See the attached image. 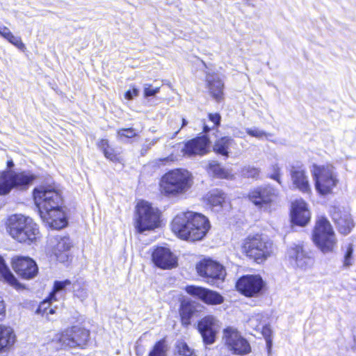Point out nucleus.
Returning a JSON list of instances; mask_svg holds the SVG:
<instances>
[{"instance_id":"obj_53","label":"nucleus","mask_w":356,"mask_h":356,"mask_svg":"<svg viewBox=\"0 0 356 356\" xmlns=\"http://www.w3.org/2000/svg\"><path fill=\"white\" fill-rule=\"evenodd\" d=\"M209 130H210V128L208 126H207V125L204 126V132H208Z\"/></svg>"},{"instance_id":"obj_25","label":"nucleus","mask_w":356,"mask_h":356,"mask_svg":"<svg viewBox=\"0 0 356 356\" xmlns=\"http://www.w3.org/2000/svg\"><path fill=\"white\" fill-rule=\"evenodd\" d=\"M206 79L210 93L217 102H220L223 97L224 84L222 80L216 74H208Z\"/></svg>"},{"instance_id":"obj_13","label":"nucleus","mask_w":356,"mask_h":356,"mask_svg":"<svg viewBox=\"0 0 356 356\" xmlns=\"http://www.w3.org/2000/svg\"><path fill=\"white\" fill-rule=\"evenodd\" d=\"M89 332L82 327L74 326L65 330L58 338L59 342L64 348L80 347L83 348L89 338Z\"/></svg>"},{"instance_id":"obj_33","label":"nucleus","mask_w":356,"mask_h":356,"mask_svg":"<svg viewBox=\"0 0 356 356\" xmlns=\"http://www.w3.org/2000/svg\"><path fill=\"white\" fill-rule=\"evenodd\" d=\"M287 254L289 259H291V261H294V263L298 261V259L309 257L304 250L302 246L300 245H293L291 246L288 249Z\"/></svg>"},{"instance_id":"obj_3","label":"nucleus","mask_w":356,"mask_h":356,"mask_svg":"<svg viewBox=\"0 0 356 356\" xmlns=\"http://www.w3.org/2000/svg\"><path fill=\"white\" fill-rule=\"evenodd\" d=\"M193 177L187 170L178 168L163 175L160 181L161 193L168 197H176L186 193L193 186Z\"/></svg>"},{"instance_id":"obj_47","label":"nucleus","mask_w":356,"mask_h":356,"mask_svg":"<svg viewBox=\"0 0 356 356\" xmlns=\"http://www.w3.org/2000/svg\"><path fill=\"white\" fill-rule=\"evenodd\" d=\"M138 90L134 87L131 90H129L128 91L126 92L125 98L129 100H131L134 97H137L138 95Z\"/></svg>"},{"instance_id":"obj_19","label":"nucleus","mask_w":356,"mask_h":356,"mask_svg":"<svg viewBox=\"0 0 356 356\" xmlns=\"http://www.w3.org/2000/svg\"><path fill=\"white\" fill-rule=\"evenodd\" d=\"M209 140L205 136L197 137L188 140L181 149L184 156L191 157L202 156L209 152Z\"/></svg>"},{"instance_id":"obj_50","label":"nucleus","mask_w":356,"mask_h":356,"mask_svg":"<svg viewBox=\"0 0 356 356\" xmlns=\"http://www.w3.org/2000/svg\"><path fill=\"white\" fill-rule=\"evenodd\" d=\"M7 165L9 168H11L12 167H13L14 165V163L13 162V161H8V163H7Z\"/></svg>"},{"instance_id":"obj_55","label":"nucleus","mask_w":356,"mask_h":356,"mask_svg":"<svg viewBox=\"0 0 356 356\" xmlns=\"http://www.w3.org/2000/svg\"><path fill=\"white\" fill-rule=\"evenodd\" d=\"M162 161H170V158L169 157H166V158H164L163 159L161 160ZM170 161H172V159H170Z\"/></svg>"},{"instance_id":"obj_57","label":"nucleus","mask_w":356,"mask_h":356,"mask_svg":"<svg viewBox=\"0 0 356 356\" xmlns=\"http://www.w3.org/2000/svg\"><path fill=\"white\" fill-rule=\"evenodd\" d=\"M238 137L243 138L244 136H243V135L241 133L240 135H238Z\"/></svg>"},{"instance_id":"obj_14","label":"nucleus","mask_w":356,"mask_h":356,"mask_svg":"<svg viewBox=\"0 0 356 356\" xmlns=\"http://www.w3.org/2000/svg\"><path fill=\"white\" fill-rule=\"evenodd\" d=\"M264 282L259 275H245L241 277L236 282V289L242 294L248 297H254L260 293Z\"/></svg>"},{"instance_id":"obj_52","label":"nucleus","mask_w":356,"mask_h":356,"mask_svg":"<svg viewBox=\"0 0 356 356\" xmlns=\"http://www.w3.org/2000/svg\"><path fill=\"white\" fill-rule=\"evenodd\" d=\"M257 318H259V316H257ZM255 319H256V317H255V318H254V317H253V318H250V321H249V322H250V324L251 325H254V321Z\"/></svg>"},{"instance_id":"obj_27","label":"nucleus","mask_w":356,"mask_h":356,"mask_svg":"<svg viewBox=\"0 0 356 356\" xmlns=\"http://www.w3.org/2000/svg\"><path fill=\"white\" fill-rule=\"evenodd\" d=\"M0 35L18 49L24 51L25 44L19 36L15 35L8 27L0 22Z\"/></svg>"},{"instance_id":"obj_49","label":"nucleus","mask_w":356,"mask_h":356,"mask_svg":"<svg viewBox=\"0 0 356 356\" xmlns=\"http://www.w3.org/2000/svg\"><path fill=\"white\" fill-rule=\"evenodd\" d=\"M5 312V305L2 298L0 296V315L3 314Z\"/></svg>"},{"instance_id":"obj_26","label":"nucleus","mask_w":356,"mask_h":356,"mask_svg":"<svg viewBox=\"0 0 356 356\" xmlns=\"http://www.w3.org/2000/svg\"><path fill=\"white\" fill-rule=\"evenodd\" d=\"M225 194L219 189H213L204 197V201L211 209L218 211L225 202Z\"/></svg>"},{"instance_id":"obj_28","label":"nucleus","mask_w":356,"mask_h":356,"mask_svg":"<svg viewBox=\"0 0 356 356\" xmlns=\"http://www.w3.org/2000/svg\"><path fill=\"white\" fill-rule=\"evenodd\" d=\"M207 172L213 177L219 179H232L234 177V175L232 174L231 171L224 168L220 165V163L215 161L209 162L207 167Z\"/></svg>"},{"instance_id":"obj_2","label":"nucleus","mask_w":356,"mask_h":356,"mask_svg":"<svg viewBox=\"0 0 356 356\" xmlns=\"http://www.w3.org/2000/svg\"><path fill=\"white\" fill-rule=\"evenodd\" d=\"M172 231L180 238L191 241L202 240L211 225L204 215L193 211L178 213L173 219Z\"/></svg>"},{"instance_id":"obj_38","label":"nucleus","mask_w":356,"mask_h":356,"mask_svg":"<svg viewBox=\"0 0 356 356\" xmlns=\"http://www.w3.org/2000/svg\"><path fill=\"white\" fill-rule=\"evenodd\" d=\"M73 291L74 296L81 301H83L88 298L87 289L79 282L73 284Z\"/></svg>"},{"instance_id":"obj_23","label":"nucleus","mask_w":356,"mask_h":356,"mask_svg":"<svg viewBox=\"0 0 356 356\" xmlns=\"http://www.w3.org/2000/svg\"><path fill=\"white\" fill-rule=\"evenodd\" d=\"M291 181L293 186L304 193H310L311 187L308 177L304 170L292 169L291 171Z\"/></svg>"},{"instance_id":"obj_41","label":"nucleus","mask_w":356,"mask_h":356,"mask_svg":"<svg viewBox=\"0 0 356 356\" xmlns=\"http://www.w3.org/2000/svg\"><path fill=\"white\" fill-rule=\"evenodd\" d=\"M281 168L277 163L271 165L269 167V177L276 181L279 184H282Z\"/></svg>"},{"instance_id":"obj_45","label":"nucleus","mask_w":356,"mask_h":356,"mask_svg":"<svg viewBox=\"0 0 356 356\" xmlns=\"http://www.w3.org/2000/svg\"><path fill=\"white\" fill-rule=\"evenodd\" d=\"M160 88L157 87L155 88H152V86L149 84L144 85V96L145 97L154 96L156 93L159 92Z\"/></svg>"},{"instance_id":"obj_44","label":"nucleus","mask_w":356,"mask_h":356,"mask_svg":"<svg viewBox=\"0 0 356 356\" xmlns=\"http://www.w3.org/2000/svg\"><path fill=\"white\" fill-rule=\"evenodd\" d=\"M353 252V245L350 243V244H348V245L347 247L346 252L345 256H344L343 265L345 266H349L352 264Z\"/></svg>"},{"instance_id":"obj_29","label":"nucleus","mask_w":356,"mask_h":356,"mask_svg":"<svg viewBox=\"0 0 356 356\" xmlns=\"http://www.w3.org/2000/svg\"><path fill=\"white\" fill-rule=\"evenodd\" d=\"M0 278H2L8 283L10 285L13 286L17 289L21 288V284L18 282L15 277L10 272V269L6 265L5 261L0 256Z\"/></svg>"},{"instance_id":"obj_56","label":"nucleus","mask_w":356,"mask_h":356,"mask_svg":"<svg viewBox=\"0 0 356 356\" xmlns=\"http://www.w3.org/2000/svg\"><path fill=\"white\" fill-rule=\"evenodd\" d=\"M266 343H267V345H268V346H270V344H271V341H270V339H266Z\"/></svg>"},{"instance_id":"obj_36","label":"nucleus","mask_w":356,"mask_h":356,"mask_svg":"<svg viewBox=\"0 0 356 356\" xmlns=\"http://www.w3.org/2000/svg\"><path fill=\"white\" fill-rule=\"evenodd\" d=\"M53 301H54V300H51L50 298V296H49V298L47 300H43L40 304V305L38 306V309L36 311V313L39 314H41L42 316L46 315L47 317H48V316L49 314H54L55 313V309L52 308L51 307V303H52ZM54 301H56V300H54Z\"/></svg>"},{"instance_id":"obj_6","label":"nucleus","mask_w":356,"mask_h":356,"mask_svg":"<svg viewBox=\"0 0 356 356\" xmlns=\"http://www.w3.org/2000/svg\"><path fill=\"white\" fill-rule=\"evenodd\" d=\"M312 173L315 181L316 190L322 195L332 193L339 184L337 172L331 165H314Z\"/></svg>"},{"instance_id":"obj_35","label":"nucleus","mask_w":356,"mask_h":356,"mask_svg":"<svg viewBox=\"0 0 356 356\" xmlns=\"http://www.w3.org/2000/svg\"><path fill=\"white\" fill-rule=\"evenodd\" d=\"M174 356H196V355L186 343L181 341L176 343Z\"/></svg>"},{"instance_id":"obj_37","label":"nucleus","mask_w":356,"mask_h":356,"mask_svg":"<svg viewBox=\"0 0 356 356\" xmlns=\"http://www.w3.org/2000/svg\"><path fill=\"white\" fill-rule=\"evenodd\" d=\"M70 284L71 282L69 280H65L63 281H55L54 284V289L50 293V298L51 300H57L56 296L60 294L65 289V287L70 286Z\"/></svg>"},{"instance_id":"obj_10","label":"nucleus","mask_w":356,"mask_h":356,"mask_svg":"<svg viewBox=\"0 0 356 356\" xmlns=\"http://www.w3.org/2000/svg\"><path fill=\"white\" fill-rule=\"evenodd\" d=\"M249 200L258 208L271 212L277 207L279 191L270 186H259L252 189L248 195Z\"/></svg>"},{"instance_id":"obj_17","label":"nucleus","mask_w":356,"mask_h":356,"mask_svg":"<svg viewBox=\"0 0 356 356\" xmlns=\"http://www.w3.org/2000/svg\"><path fill=\"white\" fill-rule=\"evenodd\" d=\"M12 266L15 271L24 279H32L38 273V269L36 263L29 257L13 258Z\"/></svg>"},{"instance_id":"obj_32","label":"nucleus","mask_w":356,"mask_h":356,"mask_svg":"<svg viewBox=\"0 0 356 356\" xmlns=\"http://www.w3.org/2000/svg\"><path fill=\"white\" fill-rule=\"evenodd\" d=\"M98 147L104 152L105 157L112 161H118V157L113 148L108 143L107 139H102L97 143Z\"/></svg>"},{"instance_id":"obj_30","label":"nucleus","mask_w":356,"mask_h":356,"mask_svg":"<svg viewBox=\"0 0 356 356\" xmlns=\"http://www.w3.org/2000/svg\"><path fill=\"white\" fill-rule=\"evenodd\" d=\"M233 143L234 140L232 138L227 136L222 137L216 140L213 146V150L218 154L228 157V149L232 145Z\"/></svg>"},{"instance_id":"obj_46","label":"nucleus","mask_w":356,"mask_h":356,"mask_svg":"<svg viewBox=\"0 0 356 356\" xmlns=\"http://www.w3.org/2000/svg\"><path fill=\"white\" fill-rule=\"evenodd\" d=\"M159 138H154L152 140H147L143 145L141 148V154L144 155L149 149L157 143Z\"/></svg>"},{"instance_id":"obj_48","label":"nucleus","mask_w":356,"mask_h":356,"mask_svg":"<svg viewBox=\"0 0 356 356\" xmlns=\"http://www.w3.org/2000/svg\"><path fill=\"white\" fill-rule=\"evenodd\" d=\"M209 120L213 122L215 126H217L220 124V115L218 113H210L209 115Z\"/></svg>"},{"instance_id":"obj_8","label":"nucleus","mask_w":356,"mask_h":356,"mask_svg":"<svg viewBox=\"0 0 356 356\" xmlns=\"http://www.w3.org/2000/svg\"><path fill=\"white\" fill-rule=\"evenodd\" d=\"M313 240L317 247L324 253L332 252L337 240L330 222L324 217L319 218L313 232Z\"/></svg>"},{"instance_id":"obj_43","label":"nucleus","mask_w":356,"mask_h":356,"mask_svg":"<svg viewBox=\"0 0 356 356\" xmlns=\"http://www.w3.org/2000/svg\"><path fill=\"white\" fill-rule=\"evenodd\" d=\"M314 259L311 257L298 259V261L295 263L296 266L302 270H306L313 266Z\"/></svg>"},{"instance_id":"obj_31","label":"nucleus","mask_w":356,"mask_h":356,"mask_svg":"<svg viewBox=\"0 0 356 356\" xmlns=\"http://www.w3.org/2000/svg\"><path fill=\"white\" fill-rule=\"evenodd\" d=\"M179 313L182 324L187 326L191 324V319L195 313V308L191 304L183 303L181 305Z\"/></svg>"},{"instance_id":"obj_40","label":"nucleus","mask_w":356,"mask_h":356,"mask_svg":"<svg viewBox=\"0 0 356 356\" xmlns=\"http://www.w3.org/2000/svg\"><path fill=\"white\" fill-rule=\"evenodd\" d=\"M241 173L244 177L257 179L259 176L260 170L254 166L248 165L241 169Z\"/></svg>"},{"instance_id":"obj_51","label":"nucleus","mask_w":356,"mask_h":356,"mask_svg":"<svg viewBox=\"0 0 356 356\" xmlns=\"http://www.w3.org/2000/svg\"><path fill=\"white\" fill-rule=\"evenodd\" d=\"M188 124V122L186 121V119L184 118H182V126H181V128L186 126Z\"/></svg>"},{"instance_id":"obj_12","label":"nucleus","mask_w":356,"mask_h":356,"mask_svg":"<svg viewBox=\"0 0 356 356\" xmlns=\"http://www.w3.org/2000/svg\"><path fill=\"white\" fill-rule=\"evenodd\" d=\"M196 269L198 274L212 285L218 284V282L222 281L226 275L223 266L211 259L200 261L197 264Z\"/></svg>"},{"instance_id":"obj_24","label":"nucleus","mask_w":356,"mask_h":356,"mask_svg":"<svg viewBox=\"0 0 356 356\" xmlns=\"http://www.w3.org/2000/svg\"><path fill=\"white\" fill-rule=\"evenodd\" d=\"M15 342L13 330L8 326L0 325V354L7 353Z\"/></svg>"},{"instance_id":"obj_16","label":"nucleus","mask_w":356,"mask_h":356,"mask_svg":"<svg viewBox=\"0 0 356 356\" xmlns=\"http://www.w3.org/2000/svg\"><path fill=\"white\" fill-rule=\"evenodd\" d=\"M220 327L219 321L211 315L204 317L198 323V330L207 344H211L215 341L216 333Z\"/></svg>"},{"instance_id":"obj_34","label":"nucleus","mask_w":356,"mask_h":356,"mask_svg":"<svg viewBox=\"0 0 356 356\" xmlns=\"http://www.w3.org/2000/svg\"><path fill=\"white\" fill-rule=\"evenodd\" d=\"M168 351V344L165 340L162 339L154 344L148 356H167Z\"/></svg>"},{"instance_id":"obj_18","label":"nucleus","mask_w":356,"mask_h":356,"mask_svg":"<svg viewBox=\"0 0 356 356\" xmlns=\"http://www.w3.org/2000/svg\"><path fill=\"white\" fill-rule=\"evenodd\" d=\"M186 291L207 305H220L224 302V298L218 292L203 287L188 286Z\"/></svg>"},{"instance_id":"obj_21","label":"nucleus","mask_w":356,"mask_h":356,"mask_svg":"<svg viewBox=\"0 0 356 356\" xmlns=\"http://www.w3.org/2000/svg\"><path fill=\"white\" fill-rule=\"evenodd\" d=\"M310 212L307 203L302 200H296L291 206V221L293 223L305 226L310 220Z\"/></svg>"},{"instance_id":"obj_9","label":"nucleus","mask_w":356,"mask_h":356,"mask_svg":"<svg viewBox=\"0 0 356 356\" xmlns=\"http://www.w3.org/2000/svg\"><path fill=\"white\" fill-rule=\"evenodd\" d=\"M35 179V176L29 171H3L0 174V195L8 194L14 188L24 189Z\"/></svg>"},{"instance_id":"obj_4","label":"nucleus","mask_w":356,"mask_h":356,"mask_svg":"<svg viewBox=\"0 0 356 356\" xmlns=\"http://www.w3.org/2000/svg\"><path fill=\"white\" fill-rule=\"evenodd\" d=\"M10 235L20 243L33 242L39 238L40 232L33 220L22 214L10 216L7 221Z\"/></svg>"},{"instance_id":"obj_20","label":"nucleus","mask_w":356,"mask_h":356,"mask_svg":"<svg viewBox=\"0 0 356 356\" xmlns=\"http://www.w3.org/2000/svg\"><path fill=\"white\" fill-rule=\"evenodd\" d=\"M152 260L155 265L163 269H170L177 265V257L169 248L157 247L152 254Z\"/></svg>"},{"instance_id":"obj_42","label":"nucleus","mask_w":356,"mask_h":356,"mask_svg":"<svg viewBox=\"0 0 356 356\" xmlns=\"http://www.w3.org/2000/svg\"><path fill=\"white\" fill-rule=\"evenodd\" d=\"M246 133L254 138H257L258 139H261L264 137H268L269 135L268 134L266 133L264 131L257 128V127H251V128H247L245 129Z\"/></svg>"},{"instance_id":"obj_1","label":"nucleus","mask_w":356,"mask_h":356,"mask_svg":"<svg viewBox=\"0 0 356 356\" xmlns=\"http://www.w3.org/2000/svg\"><path fill=\"white\" fill-rule=\"evenodd\" d=\"M33 198L41 218L50 227L58 229L66 226L62 196L58 189L52 186H41L34 189Z\"/></svg>"},{"instance_id":"obj_39","label":"nucleus","mask_w":356,"mask_h":356,"mask_svg":"<svg viewBox=\"0 0 356 356\" xmlns=\"http://www.w3.org/2000/svg\"><path fill=\"white\" fill-rule=\"evenodd\" d=\"M137 136L133 128L120 129L117 132V138L119 140L124 142L127 139L132 138Z\"/></svg>"},{"instance_id":"obj_22","label":"nucleus","mask_w":356,"mask_h":356,"mask_svg":"<svg viewBox=\"0 0 356 356\" xmlns=\"http://www.w3.org/2000/svg\"><path fill=\"white\" fill-rule=\"evenodd\" d=\"M54 240V254L58 261L64 263L68 260L72 241L68 236L61 235L56 236Z\"/></svg>"},{"instance_id":"obj_15","label":"nucleus","mask_w":356,"mask_h":356,"mask_svg":"<svg viewBox=\"0 0 356 356\" xmlns=\"http://www.w3.org/2000/svg\"><path fill=\"white\" fill-rule=\"evenodd\" d=\"M330 213L340 233L346 235L351 232L355 224L350 213V211L348 209L340 207H332L330 210Z\"/></svg>"},{"instance_id":"obj_11","label":"nucleus","mask_w":356,"mask_h":356,"mask_svg":"<svg viewBox=\"0 0 356 356\" xmlns=\"http://www.w3.org/2000/svg\"><path fill=\"white\" fill-rule=\"evenodd\" d=\"M222 341L227 348L233 354L243 356L251 352L249 342L232 327H228L223 330Z\"/></svg>"},{"instance_id":"obj_7","label":"nucleus","mask_w":356,"mask_h":356,"mask_svg":"<svg viewBox=\"0 0 356 356\" xmlns=\"http://www.w3.org/2000/svg\"><path fill=\"white\" fill-rule=\"evenodd\" d=\"M241 250L247 257L260 263L266 260L273 252V243L261 235L250 236L243 242Z\"/></svg>"},{"instance_id":"obj_54","label":"nucleus","mask_w":356,"mask_h":356,"mask_svg":"<svg viewBox=\"0 0 356 356\" xmlns=\"http://www.w3.org/2000/svg\"><path fill=\"white\" fill-rule=\"evenodd\" d=\"M263 332L264 334H266L267 332H270V330L268 327H264Z\"/></svg>"},{"instance_id":"obj_5","label":"nucleus","mask_w":356,"mask_h":356,"mask_svg":"<svg viewBox=\"0 0 356 356\" xmlns=\"http://www.w3.org/2000/svg\"><path fill=\"white\" fill-rule=\"evenodd\" d=\"M160 225V212L146 201H140L136 207L134 226L138 233L153 230Z\"/></svg>"}]
</instances>
